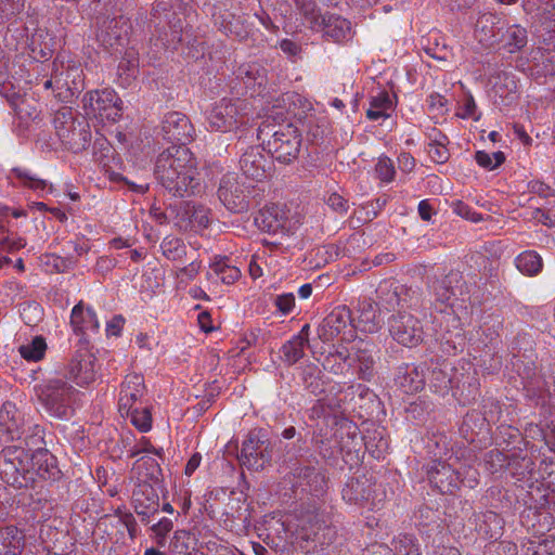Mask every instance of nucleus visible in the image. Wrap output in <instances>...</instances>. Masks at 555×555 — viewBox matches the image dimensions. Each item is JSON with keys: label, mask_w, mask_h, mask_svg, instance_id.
<instances>
[{"label": "nucleus", "mask_w": 555, "mask_h": 555, "mask_svg": "<svg viewBox=\"0 0 555 555\" xmlns=\"http://www.w3.org/2000/svg\"><path fill=\"white\" fill-rule=\"evenodd\" d=\"M253 192L250 183L229 172L222 176L217 194L228 210L240 214L248 210Z\"/></svg>", "instance_id": "nucleus-6"}, {"label": "nucleus", "mask_w": 555, "mask_h": 555, "mask_svg": "<svg viewBox=\"0 0 555 555\" xmlns=\"http://www.w3.org/2000/svg\"><path fill=\"white\" fill-rule=\"evenodd\" d=\"M47 343L42 336H36L31 341L22 345L18 349L20 354L27 361H40L46 353Z\"/></svg>", "instance_id": "nucleus-34"}, {"label": "nucleus", "mask_w": 555, "mask_h": 555, "mask_svg": "<svg viewBox=\"0 0 555 555\" xmlns=\"http://www.w3.org/2000/svg\"><path fill=\"white\" fill-rule=\"evenodd\" d=\"M389 333L402 346L414 347L423 341L421 321L410 312H399L389 320Z\"/></svg>", "instance_id": "nucleus-8"}, {"label": "nucleus", "mask_w": 555, "mask_h": 555, "mask_svg": "<svg viewBox=\"0 0 555 555\" xmlns=\"http://www.w3.org/2000/svg\"><path fill=\"white\" fill-rule=\"evenodd\" d=\"M309 324H305L297 335L283 345L281 351L288 364H294L304 357L309 341Z\"/></svg>", "instance_id": "nucleus-24"}, {"label": "nucleus", "mask_w": 555, "mask_h": 555, "mask_svg": "<svg viewBox=\"0 0 555 555\" xmlns=\"http://www.w3.org/2000/svg\"><path fill=\"white\" fill-rule=\"evenodd\" d=\"M341 335V339L351 341L354 338L351 311L346 306H339L323 320L320 327V338L330 341Z\"/></svg>", "instance_id": "nucleus-9"}, {"label": "nucleus", "mask_w": 555, "mask_h": 555, "mask_svg": "<svg viewBox=\"0 0 555 555\" xmlns=\"http://www.w3.org/2000/svg\"><path fill=\"white\" fill-rule=\"evenodd\" d=\"M69 324L73 332L78 336L95 334L100 328L95 311L91 307L85 306L82 301H79L72 309Z\"/></svg>", "instance_id": "nucleus-16"}, {"label": "nucleus", "mask_w": 555, "mask_h": 555, "mask_svg": "<svg viewBox=\"0 0 555 555\" xmlns=\"http://www.w3.org/2000/svg\"><path fill=\"white\" fill-rule=\"evenodd\" d=\"M462 473L444 462H434L428 470L430 482L441 492L452 493L460 487Z\"/></svg>", "instance_id": "nucleus-17"}, {"label": "nucleus", "mask_w": 555, "mask_h": 555, "mask_svg": "<svg viewBox=\"0 0 555 555\" xmlns=\"http://www.w3.org/2000/svg\"><path fill=\"white\" fill-rule=\"evenodd\" d=\"M460 472L462 473L460 485L463 483L470 489L478 485V472L475 468L469 466Z\"/></svg>", "instance_id": "nucleus-55"}, {"label": "nucleus", "mask_w": 555, "mask_h": 555, "mask_svg": "<svg viewBox=\"0 0 555 555\" xmlns=\"http://www.w3.org/2000/svg\"><path fill=\"white\" fill-rule=\"evenodd\" d=\"M125 325V319L121 315H114L106 324V333L109 336H119Z\"/></svg>", "instance_id": "nucleus-60"}, {"label": "nucleus", "mask_w": 555, "mask_h": 555, "mask_svg": "<svg viewBox=\"0 0 555 555\" xmlns=\"http://www.w3.org/2000/svg\"><path fill=\"white\" fill-rule=\"evenodd\" d=\"M25 537L14 526L0 528V555H21Z\"/></svg>", "instance_id": "nucleus-25"}, {"label": "nucleus", "mask_w": 555, "mask_h": 555, "mask_svg": "<svg viewBox=\"0 0 555 555\" xmlns=\"http://www.w3.org/2000/svg\"><path fill=\"white\" fill-rule=\"evenodd\" d=\"M327 205L337 212H346L348 208V202L339 194L332 193L327 201Z\"/></svg>", "instance_id": "nucleus-59"}, {"label": "nucleus", "mask_w": 555, "mask_h": 555, "mask_svg": "<svg viewBox=\"0 0 555 555\" xmlns=\"http://www.w3.org/2000/svg\"><path fill=\"white\" fill-rule=\"evenodd\" d=\"M190 220L199 228H207L210 221V210L205 206H193Z\"/></svg>", "instance_id": "nucleus-50"}, {"label": "nucleus", "mask_w": 555, "mask_h": 555, "mask_svg": "<svg viewBox=\"0 0 555 555\" xmlns=\"http://www.w3.org/2000/svg\"><path fill=\"white\" fill-rule=\"evenodd\" d=\"M323 29L327 36L335 41H341L350 36L351 25L346 18L336 15H324L321 17Z\"/></svg>", "instance_id": "nucleus-26"}, {"label": "nucleus", "mask_w": 555, "mask_h": 555, "mask_svg": "<svg viewBox=\"0 0 555 555\" xmlns=\"http://www.w3.org/2000/svg\"><path fill=\"white\" fill-rule=\"evenodd\" d=\"M78 391L61 377L47 380L37 388V396L46 412L55 418H68Z\"/></svg>", "instance_id": "nucleus-2"}, {"label": "nucleus", "mask_w": 555, "mask_h": 555, "mask_svg": "<svg viewBox=\"0 0 555 555\" xmlns=\"http://www.w3.org/2000/svg\"><path fill=\"white\" fill-rule=\"evenodd\" d=\"M240 165L247 178L260 181L267 177L271 162L259 146H253L242 155Z\"/></svg>", "instance_id": "nucleus-14"}, {"label": "nucleus", "mask_w": 555, "mask_h": 555, "mask_svg": "<svg viewBox=\"0 0 555 555\" xmlns=\"http://www.w3.org/2000/svg\"><path fill=\"white\" fill-rule=\"evenodd\" d=\"M248 103L241 99H221L208 112L206 120L211 131L232 132L247 124Z\"/></svg>", "instance_id": "nucleus-3"}, {"label": "nucleus", "mask_w": 555, "mask_h": 555, "mask_svg": "<svg viewBox=\"0 0 555 555\" xmlns=\"http://www.w3.org/2000/svg\"><path fill=\"white\" fill-rule=\"evenodd\" d=\"M47 258H48L47 264L52 266L56 272H64L67 269H69L70 267H73L75 263L69 258H62V257L53 255V254L48 255Z\"/></svg>", "instance_id": "nucleus-53"}, {"label": "nucleus", "mask_w": 555, "mask_h": 555, "mask_svg": "<svg viewBox=\"0 0 555 555\" xmlns=\"http://www.w3.org/2000/svg\"><path fill=\"white\" fill-rule=\"evenodd\" d=\"M430 382L437 390H443L449 388L451 380L443 370L435 369L431 372Z\"/></svg>", "instance_id": "nucleus-54"}, {"label": "nucleus", "mask_w": 555, "mask_h": 555, "mask_svg": "<svg viewBox=\"0 0 555 555\" xmlns=\"http://www.w3.org/2000/svg\"><path fill=\"white\" fill-rule=\"evenodd\" d=\"M155 177L173 196L189 197L202 190L197 162L186 146H170L156 158Z\"/></svg>", "instance_id": "nucleus-1"}, {"label": "nucleus", "mask_w": 555, "mask_h": 555, "mask_svg": "<svg viewBox=\"0 0 555 555\" xmlns=\"http://www.w3.org/2000/svg\"><path fill=\"white\" fill-rule=\"evenodd\" d=\"M383 320L375 306L370 299H364L359 305V317L353 324L354 330L364 333H375L382 327Z\"/></svg>", "instance_id": "nucleus-21"}, {"label": "nucleus", "mask_w": 555, "mask_h": 555, "mask_svg": "<svg viewBox=\"0 0 555 555\" xmlns=\"http://www.w3.org/2000/svg\"><path fill=\"white\" fill-rule=\"evenodd\" d=\"M324 521L319 517L318 513H307L298 519L296 528V543L298 547L305 552L310 553L315 548L313 544L318 538Z\"/></svg>", "instance_id": "nucleus-13"}, {"label": "nucleus", "mask_w": 555, "mask_h": 555, "mask_svg": "<svg viewBox=\"0 0 555 555\" xmlns=\"http://www.w3.org/2000/svg\"><path fill=\"white\" fill-rule=\"evenodd\" d=\"M16 408L12 402H4L0 410V424L5 427L8 433H13L17 429L15 423Z\"/></svg>", "instance_id": "nucleus-45"}, {"label": "nucleus", "mask_w": 555, "mask_h": 555, "mask_svg": "<svg viewBox=\"0 0 555 555\" xmlns=\"http://www.w3.org/2000/svg\"><path fill=\"white\" fill-rule=\"evenodd\" d=\"M300 143L301 139L297 128L288 124L280 127L268 140L267 145L272 157L280 163L288 164L297 157Z\"/></svg>", "instance_id": "nucleus-7"}, {"label": "nucleus", "mask_w": 555, "mask_h": 555, "mask_svg": "<svg viewBox=\"0 0 555 555\" xmlns=\"http://www.w3.org/2000/svg\"><path fill=\"white\" fill-rule=\"evenodd\" d=\"M133 502L138 515H147L150 509L155 511L158 505V495L152 486L143 483L133 492Z\"/></svg>", "instance_id": "nucleus-27"}, {"label": "nucleus", "mask_w": 555, "mask_h": 555, "mask_svg": "<svg viewBox=\"0 0 555 555\" xmlns=\"http://www.w3.org/2000/svg\"><path fill=\"white\" fill-rule=\"evenodd\" d=\"M255 223L262 232L279 234L292 232L297 221L288 217L285 206L271 204L259 210L255 217Z\"/></svg>", "instance_id": "nucleus-10"}, {"label": "nucleus", "mask_w": 555, "mask_h": 555, "mask_svg": "<svg viewBox=\"0 0 555 555\" xmlns=\"http://www.w3.org/2000/svg\"><path fill=\"white\" fill-rule=\"evenodd\" d=\"M534 218L546 227H555V210L538 208Z\"/></svg>", "instance_id": "nucleus-57"}, {"label": "nucleus", "mask_w": 555, "mask_h": 555, "mask_svg": "<svg viewBox=\"0 0 555 555\" xmlns=\"http://www.w3.org/2000/svg\"><path fill=\"white\" fill-rule=\"evenodd\" d=\"M140 453H152V454H155L159 457H162L163 455V449H157L155 448L154 446H152V443L146 440V439H142L137 446H135V449L132 451V455L133 456H137L139 455Z\"/></svg>", "instance_id": "nucleus-56"}, {"label": "nucleus", "mask_w": 555, "mask_h": 555, "mask_svg": "<svg viewBox=\"0 0 555 555\" xmlns=\"http://www.w3.org/2000/svg\"><path fill=\"white\" fill-rule=\"evenodd\" d=\"M477 109L476 102L472 95H468L463 104V113L461 114L462 118H475V113Z\"/></svg>", "instance_id": "nucleus-61"}, {"label": "nucleus", "mask_w": 555, "mask_h": 555, "mask_svg": "<svg viewBox=\"0 0 555 555\" xmlns=\"http://www.w3.org/2000/svg\"><path fill=\"white\" fill-rule=\"evenodd\" d=\"M372 485L366 478L350 479L341 491L343 499L347 503L370 508L374 505L370 503Z\"/></svg>", "instance_id": "nucleus-20"}, {"label": "nucleus", "mask_w": 555, "mask_h": 555, "mask_svg": "<svg viewBox=\"0 0 555 555\" xmlns=\"http://www.w3.org/2000/svg\"><path fill=\"white\" fill-rule=\"evenodd\" d=\"M451 208L454 214L469 221L479 222L482 220L480 214L474 211L467 204L463 203L462 201L452 202Z\"/></svg>", "instance_id": "nucleus-47"}, {"label": "nucleus", "mask_w": 555, "mask_h": 555, "mask_svg": "<svg viewBox=\"0 0 555 555\" xmlns=\"http://www.w3.org/2000/svg\"><path fill=\"white\" fill-rule=\"evenodd\" d=\"M139 62L134 54H128L118 65V72H127V78H133L138 73Z\"/></svg>", "instance_id": "nucleus-52"}, {"label": "nucleus", "mask_w": 555, "mask_h": 555, "mask_svg": "<svg viewBox=\"0 0 555 555\" xmlns=\"http://www.w3.org/2000/svg\"><path fill=\"white\" fill-rule=\"evenodd\" d=\"M354 359L359 362V373L362 379L369 380L372 377V370L374 360L370 353V350L365 347L363 349L358 348L354 352Z\"/></svg>", "instance_id": "nucleus-40"}, {"label": "nucleus", "mask_w": 555, "mask_h": 555, "mask_svg": "<svg viewBox=\"0 0 555 555\" xmlns=\"http://www.w3.org/2000/svg\"><path fill=\"white\" fill-rule=\"evenodd\" d=\"M375 172L380 181L386 183L391 182L396 176L392 160L387 156L379 157L375 165Z\"/></svg>", "instance_id": "nucleus-41"}, {"label": "nucleus", "mask_w": 555, "mask_h": 555, "mask_svg": "<svg viewBox=\"0 0 555 555\" xmlns=\"http://www.w3.org/2000/svg\"><path fill=\"white\" fill-rule=\"evenodd\" d=\"M163 255L171 261L182 260L186 255V246L181 238L167 236L160 244Z\"/></svg>", "instance_id": "nucleus-35"}, {"label": "nucleus", "mask_w": 555, "mask_h": 555, "mask_svg": "<svg viewBox=\"0 0 555 555\" xmlns=\"http://www.w3.org/2000/svg\"><path fill=\"white\" fill-rule=\"evenodd\" d=\"M302 478L306 481L305 485L308 487V490L314 495L318 496L325 491L326 480L320 470L313 467H307L304 469Z\"/></svg>", "instance_id": "nucleus-37"}, {"label": "nucleus", "mask_w": 555, "mask_h": 555, "mask_svg": "<svg viewBox=\"0 0 555 555\" xmlns=\"http://www.w3.org/2000/svg\"><path fill=\"white\" fill-rule=\"evenodd\" d=\"M363 555H391L390 548L384 544H374L364 551Z\"/></svg>", "instance_id": "nucleus-64"}, {"label": "nucleus", "mask_w": 555, "mask_h": 555, "mask_svg": "<svg viewBox=\"0 0 555 555\" xmlns=\"http://www.w3.org/2000/svg\"><path fill=\"white\" fill-rule=\"evenodd\" d=\"M448 143V138L446 135H440V140H436V143H429L428 145V154L436 163H444L449 158V153L446 147Z\"/></svg>", "instance_id": "nucleus-46"}, {"label": "nucleus", "mask_w": 555, "mask_h": 555, "mask_svg": "<svg viewBox=\"0 0 555 555\" xmlns=\"http://www.w3.org/2000/svg\"><path fill=\"white\" fill-rule=\"evenodd\" d=\"M201 271V262L192 261L185 267L179 268L175 271V276L180 280V283L189 282L195 279Z\"/></svg>", "instance_id": "nucleus-49"}, {"label": "nucleus", "mask_w": 555, "mask_h": 555, "mask_svg": "<svg viewBox=\"0 0 555 555\" xmlns=\"http://www.w3.org/2000/svg\"><path fill=\"white\" fill-rule=\"evenodd\" d=\"M131 424L140 431L146 433L152 428V415L149 408H132L129 414Z\"/></svg>", "instance_id": "nucleus-39"}, {"label": "nucleus", "mask_w": 555, "mask_h": 555, "mask_svg": "<svg viewBox=\"0 0 555 555\" xmlns=\"http://www.w3.org/2000/svg\"><path fill=\"white\" fill-rule=\"evenodd\" d=\"M241 462L248 468L256 470L262 468L264 463L268 462V459H264L258 435L250 434L243 442Z\"/></svg>", "instance_id": "nucleus-22"}, {"label": "nucleus", "mask_w": 555, "mask_h": 555, "mask_svg": "<svg viewBox=\"0 0 555 555\" xmlns=\"http://www.w3.org/2000/svg\"><path fill=\"white\" fill-rule=\"evenodd\" d=\"M517 269L529 276L538 274L542 267V258L533 250L521 253L515 260Z\"/></svg>", "instance_id": "nucleus-31"}, {"label": "nucleus", "mask_w": 555, "mask_h": 555, "mask_svg": "<svg viewBox=\"0 0 555 555\" xmlns=\"http://www.w3.org/2000/svg\"><path fill=\"white\" fill-rule=\"evenodd\" d=\"M82 107L89 118L101 122L117 121L121 114V101L112 89L94 90L82 98Z\"/></svg>", "instance_id": "nucleus-5"}, {"label": "nucleus", "mask_w": 555, "mask_h": 555, "mask_svg": "<svg viewBox=\"0 0 555 555\" xmlns=\"http://www.w3.org/2000/svg\"><path fill=\"white\" fill-rule=\"evenodd\" d=\"M24 7L25 0H0V23L9 21L21 13Z\"/></svg>", "instance_id": "nucleus-43"}, {"label": "nucleus", "mask_w": 555, "mask_h": 555, "mask_svg": "<svg viewBox=\"0 0 555 555\" xmlns=\"http://www.w3.org/2000/svg\"><path fill=\"white\" fill-rule=\"evenodd\" d=\"M527 551H531L532 555H555V538H546L538 543L531 542Z\"/></svg>", "instance_id": "nucleus-48"}, {"label": "nucleus", "mask_w": 555, "mask_h": 555, "mask_svg": "<svg viewBox=\"0 0 555 555\" xmlns=\"http://www.w3.org/2000/svg\"><path fill=\"white\" fill-rule=\"evenodd\" d=\"M392 107V100L388 92H379L377 95L371 98L370 107L366 111V117L370 120L388 118L390 116Z\"/></svg>", "instance_id": "nucleus-29"}, {"label": "nucleus", "mask_w": 555, "mask_h": 555, "mask_svg": "<svg viewBox=\"0 0 555 555\" xmlns=\"http://www.w3.org/2000/svg\"><path fill=\"white\" fill-rule=\"evenodd\" d=\"M30 457L31 469L35 470L36 478L39 477L46 479L54 476V473L51 472V469H53V456L47 450L38 449L30 453Z\"/></svg>", "instance_id": "nucleus-30"}, {"label": "nucleus", "mask_w": 555, "mask_h": 555, "mask_svg": "<svg viewBox=\"0 0 555 555\" xmlns=\"http://www.w3.org/2000/svg\"><path fill=\"white\" fill-rule=\"evenodd\" d=\"M238 76L247 87H262L267 81L266 69L256 63L242 65Z\"/></svg>", "instance_id": "nucleus-32"}, {"label": "nucleus", "mask_w": 555, "mask_h": 555, "mask_svg": "<svg viewBox=\"0 0 555 555\" xmlns=\"http://www.w3.org/2000/svg\"><path fill=\"white\" fill-rule=\"evenodd\" d=\"M0 476L8 485L21 489L36 481L30 453L21 448H8L0 455Z\"/></svg>", "instance_id": "nucleus-4"}, {"label": "nucleus", "mask_w": 555, "mask_h": 555, "mask_svg": "<svg viewBox=\"0 0 555 555\" xmlns=\"http://www.w3.org/2000/svg\"><path fill=\"white\" fill-rule=\"evenodd\" d=\"M398 164L402 171L410 172L415 166V160L409 153H401L398 156Z\"/></svg>", "instance_id": "nucleus-62"}, {"label": "nucleus", "mask_w": 555, "mask_h": 555, "mask_svg": "<svg viewBox=\"0 0 555 555\" xmlns=\"http://www.w3.org/2000/svg\"><path fill=\"white\" fill-rule=\"evenodd\" d=\"M160 133L164 140L172 143V146H185L195 134V129L186 115L180 112L167 113L162 121Z\"/></svg>", "instance_id": "nucleus-11"}, {"label": "nucleus", "mask_w": 555, "mask_h": 555, "mask_svg": "<svg viewBox=\"0 0 555 555\" xmlns=\"http://www.w3.org/2000/svg\"><path fill=\"white\" fill-rule=\"evenodd\" d=\"M211 272L221 279L224 284H232L241 276V271L235 266L228 263V259H216L210 266Z\"/></svg>", "instance_id": "nucleus-33"}, {"label": "nucleus", "mask_w": 555, "mask_h": 555, "mask_svg": "<svg viewBox=\"0 0 555 555\" xmlns=\"http://www.w3.org/2000/svg\"><path fill=\"white\" fill-rule=\"evenodd\" d=\"M173 524L169 518H162L157 524L152 527L156 537L164 540L166 535L172 530Z\"/></svg>", "instance_id": "nucleus-58"}, {"label": "nucleus", "mask_w": 555, "mask_h": 555, "mask_svg": "<svg viewBox=\"0 0 555 555\" xmlns=\"http://www.w3.org/2000/svg\"><path fill=\"white\" fill-rule=\"evenodd\" d=\"M280 48L285 54L289 56H296L300 51V47L289 39H283L280 42Z\"/></svg>", "instance_id": "nucleus-63"}, {"label": "nucleus", "mask_w": 555, "mask_h": 555, "mask_svg": "<svg viewBox=\"0 0 555 555\" xmlns=\"http://www.w3.org/2000/svg\"><path fill=\"white\" fill-rule=\"evenodd\" d=\"M274 305L282 314L286 315L295 307V296L293 293L278 295L274 299Z\"/></svg>", "instance_id": "nucleus-51"}, {"label": "nucleus", "mask_w": 555, "mask_h": 555, "mask_svg": "<svg viewBox=\"0 0 555 555\" xmlns=\"http://www.w3.org/2000/svg\"><path fill=\"white\" fill-rule=\"evenodd\" d=\"M11 177L15 178L20 185L29 188L39 194L51 192L52 186L43 179L38 178L26 168H13Z\"/></svg>", "instance_id": "nucleus-28"}, {"label": "nucleus", "mask_w": 555, "mask_h": 555, "mask_svg": "<svg viewBox=\"0 0 555 555\" xmlns=\"http://www.w3.org/2000/svg\"><path fill=\"white\" fill-rule=\"evenodd\" d=\"M392 555H421L418 545L415 543L413 537L402 534L393 539L392 548L390 553Z\"/></svg>", "instance_id": "nucleus-38"}, {"label": "nucleus", "mask_w": 555, "mask_h": 555, "mask_svg": "<svg viewBox=\"0 0 555 555\" xmlns=\"http://www.w3.org/2000/svg\"><path fill=\"white\" fill-rule=\"evenodd\" d=\"M450 284L451 279L449 276H446L433 284L436 299L441 304L448 305L451 298L455 295Z\"/></svg>", "instance_id": "nucleus-44"}, {"label": "nucleus", "mask_w": 555, "mask_h": 555, "mask_svg": "<svg viewBox=\"0 0 555 555\" xmlns=\"http://www.w3.org/2000/svg\"><path fill=\"white\" fill-rule=\"evenodd\" d=\"M145 392L144 379L141 375L129 374L121 384L118 409L120 414H129Z\"/></svg>", "instance_id": "nucleus-15"}, {"label": "nucleus", "mask_w": 555, "mask_h": 555, "mask_svg": "<svg viewBox=\"0 0 555 555\" xmlns=\"http://www.w3.org/2000/svg\"><path fill=\"white\" fill-rule=\"evenodd\" d=\"M53 124L60 140L69 149H74L76 145L77 131L70 108L64 107L57 111L54 115ZM87 132H78V135H82L85 141L87 140Z\"/></svg>", "instance_id": "nucleus-19"}, {"label": "nucleus", "mask_w": 555, "mask_h": 555, "mask_svg": "<svg viewBox=\"0 0 555 555\" xmlns=\"http://www.w3.org/2000/svg\"><path fill=\"white\" fill-rule=\"evenodd\" d=\"M475 159L479 166L492 170L499 167L504 162L505 157L502 152L489 154L483 151H478L475 155Z\"/></svg>", "instance_id": "nucleus-42"}, {"label": "nucleus", "mask_w": 555, "mask_h": 555, "mask_svg": "<svg viewBox=\"0 0 555 555\" xmlns=\"http://www.w3.org/2000/svg\"><path fill=\"white\" fill-rule=\"evenodd\" d=\"M396 383L404 393L413 395L424 388L425 376L418 367L406 364L400 369Z\"/></svg>", "instance_id": "nucleus-23"}, {"label": "nucleus", "mask_w": 555, "mask_h": 555, "mask_svg": "<svg viewBox=\"0 0 555 555\" xmlns=\"http://www.w3.org/2000/svg\"><path fill=\"white\" fill-rule=\"evenodd\" d=\"M95 358L88 351L75 354L67 367V377L83 387L95 380Z\"/></svg>", "instance_id": "nucleus-12"}, {"label": "nucleus", "mask_w": 555, "mask_h": 555, "mask_svg": "<svg viewBox=\"0 0 555 555\" xmlns=\"http://www.w3.org/2000/svg\"><path fill=\"white\" fill-rule=\"evenodd\" d=\"M443 322L446 328L440 338L443 350L448 353L462 351L465 346V336L460 318L454 313H447L443 315Z\"/></svg>", "instance_id": "nucleus-18"}, {"label": "nucleus", "mask_w": 555, "mask_h": 555, "mask_svg": "<svg viewBox=\"0 0 555 555\" xmlns=\"http://www.w3.org/2000/svg\"><path fill=\"white\" fill-rule=\"evenodd\" d=\"M527 30L520 25H512L505 34V46L511 53L519 51L527 44Z\"/></svg>", "instance_id": "nucleus-36"}]
</instances>
